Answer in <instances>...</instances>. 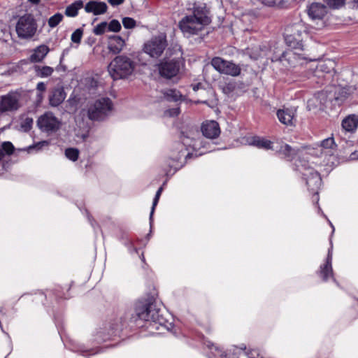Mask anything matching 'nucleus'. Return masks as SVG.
<instances>
[{
  "label": "nucleus",
  "instance_id": "1",
  "mask_svg": "<svg viewBox=\"0 0 358 358\" xmlns=\"http://www.w3.org/2000/svg\"><path fill=\"white\" fill-rule=\"evenodd\" d=\"M135 68L134 62L125 55L115 57L109 64L108 71L113 80L125 78L130 76Z\"/></svg>",
  "mask_w": 358,
  "mask_h": 358
},
{
  "label": "nucleus",
  "instance_id": "2",
  "mask_svg": "<svg viewBox=\"0 0 358 358\" xmlns=\"http://www.w3.org/2000/svg\"><path fill=\"white\" fill-rule=\"evenodd\" d=\"M136 313L141 320L150 321L166 327V319L163 317L159 309L152 303H138L136 307Z\"/></svg>",
  "mask_w": 358,
  "mask_h": 358
},
{
  "label": "nucleus",
  "instance_id": "3",
  "mask_svg": "<svg viewBox=\"0 0 358 358\" xmlns=\"http://www.w3.org/2000/svg\"><path fill=\"white\" fill-rule=\"evenodd\" d=\"M168 47L167 36L165 33H159L152 36L143 45V51L150 57L157 59Z\"/></svg>",
  "mask_w": 358,
  "mask_h": 358
},
{
  "label": "nucleus",
  "instance_id": "4",
  "mask_svg": "<svg viewBox=\"0 0 358 358\" xmlns=\"http://www.w3.org/2000/svg\"><path fill=\"white\" fill-rule=\"evenodd\" d=\"M112 109L113 103L109 98H100L90 106L87 110L88 117L94 121L103 120L109 115Z\"/></svg>",
  "mask_w": 358,
  "mask_h": 358
},
{
  "label": "nucleus",
  "instance_id": "5",
  "mask_svg": "<svg viewBox=\"0 0 358 358\" xmlns=\"http://www.w3.org/2000/svg\"><path fill=\"white\" fill-rule=\"evenodd\" d=\"M37 30V24L34 17L30 14L21 16L15 26L17 36L21 39L32 38Z\"/></svg>",
  "mask_w": 358,
  "mask_h": 358
},
{
  "label": "nucleus",
  "instance_id": "6",
  "mask_svg": "<svg viewBox=\"0 0 358 358\" xmlns=\"http://www.w3.org/2000/svg\"><path fill=\"white\" fill-rule=\"evenodd\" d=\"M298 169L302 175V178L306 181L308 189L315 195H317V189L321 185L322 179L320 173L313 167L301 163L298 165Z\"/></svg>",
  "mask_w": 358,
  "mask_h": 358
},
{
  "label": "nucleus",
  "instance_id": "7",
  "mask_svg": "<svg viewBox=\"0 0 358 358\" xmlns=\"http://www.w3.org/2000/svg\"><path fill=\"white\" fill-rule=\"evenodd\" d=\"M207 24L195 18V16L185 15L178 22V27L186 37L197 35Z\"/></svg>",
  "mask_w": 358,
  "mask_h": 358
},
{
  "label": "nucleus",
  "instance_id": "8",
  "mask_svg": "<svg viewBox=\"0 0 358 358\" xmlns=\"http://www.w3.org/2000/svg\"><path fill=\"white\" fill-rule=\"evenodd\" d=\"M302 25L300 23L288 25L285 29L284 38L286 44L294 50H302Z\"/></svg>",
  "mask_w": 358,
  "mask_h": 358
},
{
  "label": "nucleus",
  "instance_id": "9",
  "mask_svg": "<svg viewBox=\"0 0 358 358\" xmlns=\"http://www.w3.org/2000/svg\"><path fill=\"white\" fill-rule=\"evenodd\" d=\"M182 65L180 57L173 59H164L157 65L159 75L166 79H171L176 76Z\"/></svg>",
  "mask_w": 358,
  "mask_h": 358
},
{
  "label": "nucleus",
  "instance_id": "10",
  "mask_svg": "<svg viewBox=\"0 0 358 358\" xmlns=\"http://www.w3.org/2000/svg\"><path fill=\"white\" fill-rule=\"evenodd\" d=\"M211 65L219 73L234 77L239 76L241 71L239 65L219 57L213 58Z\"/></svg>",
  "mask_w": 358,
  "mask_h": 358
},
{
  "label": "nucleus",
  "instance_id": "11",
  "mask_svg": "<svg viewBox=\"0 0 358 358\" xmlns=\"http://www.w3.org/2000/svg\"><path fill=\"white\" fill-rule=\"evenodd\" d=\"M39 129L46 133H54L59 129L61 121L51 112H47L39 117L37 121Z\"/></svg>",
  "mask_w": 358,
  "mask_h": 358
},
{
  "label": "nucleus",
  "instance_id": "12",
  "mask_svg": "<svg viewBox=\"0 0 358 358\" xmlns=\"http://www.w3.org/2000/svg\"><path fill=\"white\" fill-rule=\"evenodd\" d=\"M355 88L352 87H340L331 86L326 91L327 98L330 101H335L338 104H341L345 99H347L352 93H353Z\"/></svg>",
  "mask_w": 358,
  "mask_h": 358
},
{
  "label": "nucleus",
  "instance_id": "13",
  "mask_svg": "<svg viewBox=\"0 0 358 358\" xmlns=\"http://www.w3.org/2000/svg\"><path fill=\"white\" fill-rule=\"evenodd\" d=\"M19 94L16 92H9L6 95L2 96L0 101V111L7 112L18 109Z\"/></svg>",
  "mask_w": 358,
  "mask_h": 358
},
{
  "label": "nucleus",
  "instance_id": "14",
  "mask_svg": "<svg viewBox=\"0 0 358 358\" xmlns=\"http://www.w3.org/2000/svg\"><path fill=\"white\" fill-rule=\"evenodd\" d=\"M15 147L10 141L3 142L0 145V176H2L8 171L9 166L8 161L6 157H10L13 154Z\"/></svg>",
  "mask_w": 358,
  "mask_h": 358
},
{
  "label": "nucleus",
  "instance_id": "15",
  "mask_svg": "<svg viewBox=\"0 0 358 358\" xmlns=\"http://www.w3.org/2000/svg\"><path fill=\"white\" fill-rule=\"evenodd\" d=\"M304 59V57H301V54L296 52L294 49H292L283 52L280 57L272 59V61L287 62L291 67H295L302 64Z\"/></svg>",
  "mask_w": 358,
  "mask_h": 358
},
{
  "label": "nucleus",
  "instance_id": "16",
  "mask_svg": "<svg viewBox=\"0 0 358 358\" xmlns=\"http://www.w3.org/2000/svg\"><path fill=\"white\" fill-rule=\"evenodd\" d=\"M307 13L313 20H322L327 13V8L322 3L313 2L307 7Z\"/></svg>",
  "mask_w": 358,
  "mask_h": 358
},
{
  "label": "nucleus",
  "instance_id": "17",
  "mask_svg": "<svg viewBox=\"0 0 358 358\" xmlns=\"http://www.w3.org/2000/svg\"><path fill=\"white\" fill-rule=\"evenodd\" d=\"M66 94L62 86L54 87L49 95L50 105L54 107L59 106L66 99Z\"/></svg>",
  "mask_w": 358,
  "mask_h": 358
},
{
  "label": "nucleus",
  "instance_id": "18",
  "mask_svg": "<svg viewBox=\"0 0 358 358\" xmlns=\"http://www.w3.org/2000/svg\"><path fill=\"white\" fill-rule=\"evenodd\" d=\"M201 131L204 136L208 138H215L219 136L220 129L218 123L212 120L203 123Z\"/></svg>",
  "mask_w": 358,
  "mask_h": 358
},
{
  "label": "nucleus",
  "instance_id": "19",
  "mask_svg": "<svg viewBox=\"0 0 358 358\" xmlns=\"http://www.w3.org/2000/svg\"><path fill=\"white\" fill-rule=\"evenodd\" d=\"M275 150L282 158L287 161L293 160L300 152L299 148H292L288 144L282 145L279 149L275 148Z\"/></svg>",
  "mask_w": 358,
  "mask_h": 358
},
{
  "label": "nucleus",
  "instance_id": "20",
  "mask_svg": "<svg viewBox=\"0 0 358 358\" xmlns=\"http://www.w3.org/2000/svg\"><path fill=\"white\" fill-rule=\"evenodd\" d=\"M208 10L205 3H194L192 8V14L191 16H195V18L201 21L206 24L210 23V19L208 17Z\"/></svg>",
  "mask_w": 358,
  "mask_h": 358
},
{
  "label": "nucleus",
  "instance_id": "21",
  "mask_svg": "<svg viewBox=\"0 0 358 358\" xmlns=\"http://www.w3.org/2000/svg\"><path fill=\"white\" fill-rule=\"evenodd\" d=\"M332 251L329 249L327 257L326 262L320 266L319 271L320 276L324 281L328 280L330 278H333V269H332Z\"/></svg>",
  "mask_w": 358,
  "mask_h": 358
},
{
  "label": "nucleus",
  "instance_id": "22",
  "mask_svg": "<svg viewBox=\"0 0 358 358\" xmlns=\"http://www.w3.org/2000/svg\"><path fill=\"white\" fill-rule=\"evenodd\" d=\"M335 63L331 60L323 61L320 62L314 71V76L318 78L324 77L325 74H329L334 71Z\"/></svg>",
  "mask_w": 358,
  "mask_h": 358
},
{
  "label": "nucleus",
  "instance_id": "23",
  "mask_svg": "<svg viewBox=\"0 0 358 358\" xmlns=\"http://www.w3.org/2000/svg\"><path fill=\"white\" fill-rule=\"evenodd\" d=\"M49 52L50 48L48 45L44 44L40 45L32 50V53L29 56V59L31 63L41 62Z\"/></svg>",
  "mask_w": 358,
  "mask_h": 358
},
{
  "label": "nucleus",
  "instance_id": "24",
  "mask_svg": "<svg viewBox=\"0 0 358 358\" xmlns=\"http://www.w3.org/2000/svg\"><path fill=\"white\" fill-rule=\"evenodd\" d=\"M108 6L105 2L91 1L85 6L87 13H92L94 15H101L107 11Z\"/></svg>",
  "mask_w": 358,
  "mask_h": 358
},
{
  "label": "nucleus",
  "instance_id": "25",
  "mask_svg": "<svg viewBox=\"0 0 358 358\" xmlns=\"http://www.w3.org/2000/svg\"><path fill=\"white\" fill-rule=\"evenodd\" d=\"M125 45V42L124 39L120 36L113 35L108 37V48L110 52L113 54L120 53L124 46Z\"/></svg>",
  "mask_w": 358,
  "mask_h": 358
},
{
  "label": "nucleus",
  "instance_id": "26",
  "mask_svg": "<svg viewBox=\"0 0 358 358\" xmlns=\"http://www.w3.org/2000/svg\"><path fill=\"white\" fill-rule=\"evenodd\" d=\"M249 144L250 145L255 146L260 149H264L266 150H275V147L274 146V143L267 140L264 138L259 137V136H254L251 138L250 141L249 142Z\"/></svg>",
  "mask_w": 358,
  "mask_h": 358
},
{
  "label": "nucleus",
  "instance_id": "27",
  "mask_svg": "<svg viewBox=\"0 0 358 358\" xmlns=\"http://www.w3.org/2000/svg\"><path fill=\"white\" fill-rule=\"evenodd\" d=\"M279 121L287 126H292L294 124V112L288 108L280 109L277 112Z\"/></svg>",
  "mask_w": 358,
  "mask_h": 358
},
{
  "label": "nucleus",
  "instance_id": "28",
  "mask_svg": "<svg viewBox=\"0 0 358 358\" xmlns=\"http://www.w3.org/2000/svg\"><path fill=\"white\" fill-rule=\"evenodd\" d=\"M343 129L348 132H354L358 127V116L350 115L342 121Z\"/></svg>",
  "mask_w": 358,
  "mask_h": 358
},
{
  "label": "nucleus",
  "instance_id": "29",
  "mask_svg": "<svg viewBox=\"0 0 358 358\" xmlns=\"http://www.w3.org/2000/svg\"><path fill=\"white\" fill-rule=\"evenodd\" d=\"M83 7L82 0L75 1L66 8L65 15L68 17H74L78 15V10Z\"/></svg>",
  "mask_w": 358,
  "mask_h": 358
},
{
  "label": "nucleus",
  "instance_id": "30",
  "mask_svg": "<svg viewBox=\"0 0 358 358\" xmlns=\"http://www.w3.org/2000/svg\"><path fill=\"white\" fill-rule=\"evenodd\" d=\"M35 74L38 78H48L52 76L54 69L49 66H34Z\"/></svg>",
  "mask_w": 358,
  "mask_h": 358
},
{
  "label": "nucleus",
  "instance_id": "31",
  "mask_svg": "<svg viewBox=\"0 0 358 358\" xmlns=\"http://www.w3.org/2000/svg\"><path fill=\"white\" fill-rule=\"evenodd\" d=\"M320 147L321 150L331 151L336 150L337 145L333 137H329L320 142Z\"/></svg>",
  "mask_w": 358,
  "mask_h": 358
},
{
  "label": "nucleus",
  "instance_id": "32",
  "mask_svg": "<svg viewBox=\"0 0 358 358\" xmlns=\"http://www.w3.org/2000/svg\"><path fill=\"white\" fill-rule=\"evenodd\" d=\"M164 97L169 101H178L182 99L181 93L175 89H169L164 92Z\"/></svg>",
  "mask_w": 358,
  "mask_h": 358
},
{
  "label": "nucleus",
  "instance_id": "33",
  "mask_svg": "<svg viewBox=\"0 0 358 358\" xmlns=\"http://www.w3.org/2000/svg\"><path fill=\"white\" fill-rule=\"evenodd\" d=\"M62 20L63 15L60 13H57L49 18L48 23L50 27L54 28L57 27Z\"/></svg>",
  "mask_w": 358,
  "mask_h": 358
},
{
  "label": "nucleus",
  "instance_id": "34",
  "mask_svg": "<svg viewBox=\"0 0 358 358\" xmlns=\"http://www.w3.org/2000/svg\"><path fill=\"white\" fill-rule=\"evenodd\" d=\"M65 155L69 159L75 162L78 158L79 150L76 148H67L65 150Z\"/></svg>",
  "mask_w": 358,
  "mask_h": 358
},
{
  "label": "nucleus",
  "instance_id": "35",
  "mask_svg": "<svg viewBox=\"0 0 358 358\" xmlns=\"http://www.w3.org/2000/svg\"><path fill=\"white\" fill-rule=\"evenodd\" d=\"M108 24L106 22H102L100 24H97L93 30V32L95 35L99 36L103 34L106 29H108Z\"/></svg>",
  "mask_w": 358,
  "mask_h": 358
},
{
  "label": "nucleus",
  "instance_id": "36",
  "mask_svg": "<svg viewBox=\"0 0 358 358\" xmlns=\"http://www.w3.org/2000/svg\"><path fill=\"white\" fill-rule=\"evenodd\" d=\"M108 30L113 32H118L121 29V24L120 22L117 20H111L109 24H108Z\"/></svg>",
  "mask_w": 358,
  "mask_h": 358
},
{
  "label": "nucleus",
  "instance_id": "37",
  "mask_svg": "<svg viewBox=\"0 0 358 358\" xmlns=\"http://www.w3.org/2000/svg\"><path fill=\"white\" fill-rule=\"evenodd\" d=\"M345 0H325L330 8L338 9L343 6Z\"/></svg>",
  "mask_w": 358,
  "mask_h": 358
},
{
  "label": "nucleus",
  "instance_id": "38",
  "mask_svg": "<svg viewBox=\"0 0 358 358\" xmlns=\"http://www.w3.org/2000/svg\"><path fill=\"white\" fill-rule=\"evenodd\" d=\"M83 31L82 29H77L73 32L71 36V41L75 43H80L83 36Z\"/></svg>",
  "mask_w": 358,
  "mask_h": 358
},
{
  "label": "nucleus",
  "instance_id": "39",
  "mask_svg": "<svg viewBox=\"0 0 358 358\" xmlns=\"http://www.w3.org/2000/svg\"><path fill=\"white\" fill-rule=\"evenodd\" d=\"M122 24L125 29H133L136 27V20L131 17H125L122 19Z\"/></svg>",
  "mask_w": 358,
  "mask_h": 358
},
{
  "label": "nucleus",
  "instance_id": "40",
  "mask_svg": "<svg viewBox=\"0 0 358 358\" xmlns=\"http://www.w3.org/2000/svg\"><path fill=\"white\" fill-rule=\"evenodd\" d=\"M33 124V119L31 117H26L21 122V127L24 131H29Z\"/></svg>",
  "mask_w": 358,
  "mask_h": 358
},
{
  "label": "nucleus",
  "instance_id": "41",
  "mask_svg": "<svg viewBox=\"0 0 358 358\" xmlns=\"http://www.w3.org/2000/svg\"><path fill=\"white\" fill-rule=\"evenodd\" d=\"M180 113L179 108H173L171 109L166 110L164 112V115L169 117H176Z\"/></svg>",
  "mask_w": 358,
  "mask_h": 358
},
{
  "label": "nucleus",
  "instance_id": "42",
  "mask_svg": "<svg viewBox=\"0 0 358 358\" xmlns=\"http://www.w3.org/2000/svg\"><path fill=\"white\" fill-rule=\"evenodd\" d=\"M63 59H64V55H62L61 57L59 64L56 67V71H63V72H65L66 71V66L62 64Z\"/></svg>",
  "mask_w": 358,
  "mask_h": 358
},
{
  "label": "nucleus",
  "instance_id": "43",
  "mask_svg": "<svg viewBox=\"0 0 358 358\" xmlns=\"http://www.w3.org/2000/svg\"><path fill=\"white\" fill-rule=\"evenodd\" d=\"M38 92H43L46 90V85L43 82H39L36 85Z\"/></svg>",
  "mask_w": 358,
  "mask_h": 358
},
{
  "label": "nucleus",
  "instance_id": "44",
  "mask_svg": "<svg viewBox=\"0 0 358 358\" xmlns=\"http://www.w3.org/2000/svg\"><path fill=\"white\" fill-rule=\"evenodd\" d=\"M44 142H42V143H38L36 145H30L27 148H26L25 150H27L28 152H30L31 150L35 149V148H37L38 150L41 149L42 148V145H43V143Z\"/></svg>",
  "mask_w": 358,
  "mask_h": 358
},
{
  "label": "nucleus",
  "instance_id": "45",
  "mask_svg": "<svg viewBox=\"0 0 358 358\" xmlns=\"http://www.w3.org/2000/svg\"><path fill=\"white\" fill-rule=\"evenodd\" d=\"M125 0H108V2L113 6L122 4Z\"/></svg>",
  "mask_w": 358,
  "mask_h": 358
},
{
  "label": "nucleus",
  "instance_id": "46",
  "mask_svg": "<svg viewBox=\"0 0 358 358\" xmlns=\"http://www.w3.org/2000/svg\"><path fill=\"white\" fill-rule=\"evenodd\" d=\"M162 191V187H159V189L157 191L156 194H155L152 201H159Z\"/></svg>",
  "mask_w": 358,
  "mask_h": 358
},
{
  "label": "nucleus",
  "instance_id": "47",
  "mask_svg": "<svg viewBox=\"0 0 358 358\" xmlns=\"http://www.w3.org/2000/svg\"><path fill=\"white\" fill-rule=\"evenodd\" d=\"M157 204V203H152V206L151 212H150V222H152V216H153V213L155 212V210Z\"/></svg>",
  "mask_w": 358,
  "mask_h": 358
},
{
  "label": "nucleus",
  "instance_id": "48",
  "mask_svg": "<svg viewBox=\"0 0 358 358\" xmlns=\"http://www.w3.org/2000/svg\"><path fill=\"white\" fill-rule=\"evenodd\" d=\"M350 159L352 160H355V159H358V151H355L354 152H352L350 156Z\"/></svg>",
  "mask_w": 358,
  "mask_h": 358
},
{
  "label": "nucleus",
  "instance_id": "49",
  "mask_svg": "<svg viewBox=\"0 0 358 358\" xmlns=\"http://www.w3.org/2000/svg\"><path fill=\"white\" fill-rule=\"evenodd\" d=\"M172 49L176 52V51H178L179 52H181V48L180 45H175L174 46H173Z\"/></svg>",
  "mask_w": 358,
  "mask_h": 358
},
{
  "label": "nucleus",
  "instance_id": "50",
  "mask_svg": "<svg viewBox=\"0 0 358 358\" xmlns=\"http://www.w3.org/2000/svg\"><path fill=\"white\" fill-rule=\"evenodd\" d=\"M200 84H196L193 86V90L197 91L199 89Z\"/></svg>",
  "mask_w": 358,
  "mask_h": 358
},
{
  "label": "nucleus",
  "instance_id": "51",
  "mask_svg": "<svg viewBox=\"0 0 358 358\" xmlns=\"http://www.w3.org/2000/svg\"><path fill=\"white\" fill-rule=\"evenodd\" d=\"M29 2L34 4H38L41 0H28Z\"/></svg>",
  "mask_w": 358,
  "mask_h": 358
},
{
  "label": "nucleus",
  "instance_id": "52",
  "mask_svg": "<svg viewBox=\"0 0 358 358\" xmlns=\"http://www.w3.org/2000/svg\"><path fill=\"white\" fill-rule=\"evenodd\" d=\"M355 5V6L358 8V0H350Z\"/></svg>",
  "mask_w": 358,
  "mask_h": 358
},
{
  "label": "nucleus",
  "instance_id": "53",
  "mask_svg": "<svg viewBox=\"0 0 358 358\" xmlns=\"http://www.w3.org/2000/svg\"><path fill=\"white\" fill-rule=\"evenodd\" d=\"M171 52V48H169L167 52H169L170 55H172V53Z\"/></svg>",
  "mask_w": 358,
  "mask_h": 358
},
{
  "label": "nucleus",
  "instance_id": "54",
  "mask_svg": "<svg viewBox=\"0 0 358 358\" xmlns=\"http://www.w3.org/2000/svg\"><path fill=\"white\" fill-rule=\"evenodd\" d=\"M190 157V154L188 153L186 156H185V158L187 159V157Z\"/></svg>",
  "mask_w": 358,
  "mask_h": 358
},
{
  "label": "nucleus",
  "instance_id": "55",
  "mask_svg": "<svg viewBox=\"0 0 358 358\" xmlns=\"http://www.w3.org/2000/svg\"><path fill=\"white\" fill-rule=\"evenodd\" d=\"M182 166V165H180L179 167L174 166V169H175L176 170H177L178 169H179L180 167H181Z\"/></svg>",
  "mask_w": 358,
  "mask_h": 358
},
{
  "label": "nucleus",
  "instance_id": "56",
  "mask_svg": "<svg viewBox=\"0 0 358 358\" xmlns=\"http://www.w3.org/2000/svg\"><path fill=\"white\" fill-rule=\"evenodd\" d=\"M180 159V157H176V160L178 161Z\"/></svg>",
  "mask_w": 358,
  "mask_h": 358
},
{
  "label": "nucleus",
  "instance_id": "57",
  "mask_svg": "<svg viewBox=\"0 0 358 358\" xmlns=\"http://www.w3.org/2000/svg\"><path fill=\"white\" fill-rule=\"evenodd\" d=\"M221 358H224V357H221Z\"/></svg>",
  "mask_w": 358,
  "mask_h": 358
}]
</instances>
